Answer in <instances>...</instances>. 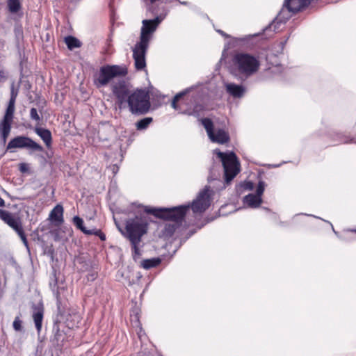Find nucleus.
<instances>
[{"instance_id": "obj_41", "label": "nucleus", "mask_w": 356, "mask_h": 356, "mask_svg": "<svg viewBox=\"0 0 356 356\" xmlns=\"http://www.w3.org/2000/svg\"><path fill=\"white\" fill-rule=\"evenodd\" d=\"M72 222H83V221L79 216H76L73 218Z\"/></svg>"}, {"instance_id": "obj_44", "label": "nucleus", "mask_w": 356, "mask_h": 356, "mask_svg": "<svg viewBox=\"0 0 356 356\" xmlns=\"http://www.w3.org/2000/svg\"><path fill=\"white\" fill-rule=\"evenodd\" d=\"M17 95V92H15L14 90L13 89L12 91H11V97H10V98H13V97H15V99H16Z\"/></svg>"}, {"instance_id": "obj_45", "label": "nucleus", "mask_w": 356, "mask_h": 356, "mask_svg": "<svg viewBox=\"0 0 356 356\" xmlns=\"http://www.w3.org/2000/svg\"><path fill=\"white\" fill-rule=\"evenodd\" d=\"M5 204L4 200L0 197V207H3Z\"/></svg>"}, {"instance_id": "obj_33", "label": "nucleus", "mask_w": 356, "mask_h": 356, "mask_svg": "<svg viewBox=\"0 0 356 356\" xmlns=\"http://www.w3.org/2000/svg\"><path fill=\"white\" fill-rule=\"evenodd\" d=\"M265 182L262 180H260L258 183V186L256 191V195H259L261 197V195L265 189Z\"/></svg>"}, {"instance_id": "obj_15", "label": "nucleus", "mask_w": 356, "mask_h": 356, "mask_svg": "<svg viewBox=\"0 0 356 356\" xmlns=\"http://www.w3.org/2000/svg\"><path fill=\"white\" fill-rule=\"evenodd\" d=\"M205 224H201L197 228H191V224L188 225L177 226L180 228L178 234L175 235V240H180V245L184 243L191 236H192L197 229H200Z\"/></svg>"}, {"instance_id": "obj_46", "label": "nucleus", "mask_w": 356, "mask_h": 356, "mask_svg": "<svg viewBox=\"0 0 356 356\" xmlns=\"http://www.w3.org/2000/svg\"><path fill=\"white\" fill-rule=\"evenodd\" d=\"M223 35H224V38H227L228 37V35L226 34L225 33H223Z\"/></svg>"}, {"instance_id": "obj_14", "label": "nucleus", "mask_w": 356, "mask_h": 356, "mask_svg": "<svg viewBox=\"0 0 356 356\" xmlns=\"http://www.w3.org/2000/svg\"><path fill=\"white\" fill-rule=\"evenodd\" d=\"M54 332V340L58 347L62 348L65 346V343L72 339L71 334H67L65 330H60L59 323L56 322L53 327Z\"/></svg>"}, {"instance_id": "obj_1", "label": "nucleus", "mask_w": 356, "mask_h": 356, "mask_svg": "<svg viewBox=\"0 0 356 356\" xmlns=\"http://www.w3.org/2000/svg\"><path fill=\"white\" fill-rule=\"evenodd\" d=\"M213 191L209 186H206L200 191L195 199L191 204L171 208H157L145 206L143 211L147 214L153 215L156 218L163 220H170L174 222H182L184 218L191 209L193 213L201 215L210 207Z\"/></svg>"}, {"instance_id": "obj_8", "label": "nucleus", "mask_w": 356, "mask_h": 356, "mask_svg": "<svg viewBox=\"0 0 356 356\" xmlns=\"http://www.w3.org/2000/svg\"><path fill=\"white\" fill-rule=\"evenodd\" d=\"M241 172V163L234 152H224V181L229 184Z\"/></svg>"}, {"instance_id": "obj_23", "label": "nucleus", "mask_w": 356, "mask_h": 356, "mask_svg": "<svg viewBox=\"0 0 356 356\" xmlns=\"http://www.w3.org/2000/svg\"><path fill=\"white\" fill-rule=\"evenodd\" d=\"M161 261L162 260L159 257L143 259L140 262V267L144 269L149 270L150 268L157 267L161 264Z\"/></svg>"}, {"instance_id": "obj_39", "label": "nucleus", "mask_w": 356, "mask_h": 356, "mask_svg": "<svg viewBox=\"0 0 356 356\" xmlns=\"http://www.w3.org/2000/svg\"><path fill=\"white\" fill-rule=\"evenodd\" d=\"M23 242V243L24 244V245L29 248V243H28V241L26 239V234H22V236H19Z\"/></svg>"}, {"instance_id": "obj_6", "label": "nucleus", "mask_w": 356, "mask_h": 356, "mask_svg": "<svg viewBox=\"0 0 356 356\" xmlns=\"http://www.w3.org/2000/svg\"><path fill=\"white\" fill-rule=\"evenodd\" d=\"M41 234L52 238L55 241L65 242L72 236V229L66 224H45L39 227Z\"/></svg>"}, {"instance_id": "obj_2", "label": "nucleus", "mask_w": 356, "mask_h": 356, "mask_svg": "<svg viewBox=\"0 0 356 356\" xmlns=\"http://www.w3.org/2000/svg\"><path fill=\"white\" fill-rule=\"evenodd\" d=\"M259 57L247 52H238L232 58V73L243 81L257 74L260 69Z\"/></svg>"}, {"instance_id": "obj_9", "label": "nucleus", "mask_w": 356, "mask_h": 356, "mask_svg": "<svg viewBox=\"0 0 356 356\" xmlns=\"http://www.w3.org/2000/svg\"><path fill=\"white\" fill-rule=\"evenodd\" d=\"M111 88L113 95L117 99L119 108H121L126 104L129 96L133 92L131 90L130 85L124 80L120 79L117 82H113Z\"/></svg>"}, {"instance_id": "obj_7", "label": "nucleus", "mask_w": 356, "mask_h": 356, "mask_svg": "<svg viewBox=\"0 0 356 356\" xmlns=\"http://www.w3.org/2000/svg\"><path fill=\"white\" fill-rule=\"evenodd\" d=\"M149 224H115L121 234L130 243L141 242L143 236L146 233Z\"/></svg>"}, {"instance_id": "obj_35", "label": "nucleus", "mask_w": 356, "mask_h": 356, "mask_svg": "<svg viewBox=\"0 0 356 356\" xmlns=\"http://www.w3.org/2000/svg\"><path fill=\"white\" fill-rule=\"evenodd\" d=\"M30 116L32 120H34L37 122L40 121V117L38 113V111L35 108H32L30 111Z\"/></svg>"}, {"instance_id": "obj_25", "label": "nucleus", "mask_w": 356, "mask_h": 356, "mask_svg": "<svg viewBox=\"0 0 356 356\" xmlns=\"http://www.w3.org/2000/svg\"><path fill=\"white\" fill-rule=\"evenodd\" d=\"M188 92V90H185V91H183V92H181L178 94H177L172 101V103H171V106L172 107L177 110V111H179V113H186V112L185 111H182L181 108H180V106L178 104V102ZM188 115H191L192 113H187Z\"/></svg>"}, {"instance_id": "obj_38", "label": "nucleus", "mask_w": 356, "mask_h": 356, "mask_svg": "<svg viewBox=\"0 0 356 356\" xmlns=\"http://www.w3.org/2000/svg\"><path fill=\"white\" fill-rule=\"evenodd\" d=\"M19 170L21 172H26L29 170V167L26 163H22L19 164Z\"/></svg>"}, {"instance_id": "obj_30", "label": "nucleus", "mask_w": 356, "mask_h": 356, "mask_svg": "<svg viewBox=\"0 0 356 356\" xmlns=\"http://www.w3.org/2000/svg\"><path fill=\"white\" fill-rule=\"evenodd\" d=\"M152 118H143L138 122H137L136 126L137 129L142 130L146 129L149 124L152 122Z\"/></svg>"}, {"instance_id": "obj_17", "label": "nucleus", "mask_w": 356, "mask_h": 356, "mask_svg": "<svg viewBox=\"0 0 356 356\" xmlns=\"http://www.w3.org/2000/svg\"><path fill=\"white\" fill-rule=\"evenodd\" d=\"M31 236L34 241L38 240L41 242L44 253L47 254L53 259L55 254V250L52 244L50 245L46 244L44 241V234L40 233L39 231V227L36 228V229L31 234Z\"/></svg>"}, {"instance_id": "obj_18", "label": "nucleus", "mask_w": 356, "mask_h": 356, "mask_svg": "<svg viewBox=\"0 0 356 356\" xmlns=\"http://www.w3.org/2000/svg\"><path fill=\"white\" fill-rule=\"evenodd\" d=\"M226 90L232 97L240 99L244 96L246 90L242 85L231 83L226 85Z\"/></svg>"}, {"instance_id": "obj_40", "label": "nucleus", "mask_w": 356, "mask_h": 356, "mask_svg": "<svg viewBox=\"0 0 356 356\" xmlns=\"http://www.w3.org/2000/svg\"><path fill=\"white\" fill-rule=\"evenodd\" d=\"M229 141V135L228 132L224 131V145H226Z\"/></svg>"}, {"instance_id": "obj_32", "label": "nucleus", "mask_w": 356, "mask_h": 356, "mask_svg": "<svg viewBox=\"0 0 356 356\" xmlns=\"http://www.w3.org/2000/svg\"><path fill=\"white\" fill-rule=\"evenodd\" d=\"M13 326L16 331H21L22 330V321L20 319L19 316L15 317Z\"/></svg>"}, {"instance_id": "obj_29", "label": "nucleus", "mask_w": 356, "mask_h": 356, "mask_svg": "<svg viewBox=\"0 0 356 356\" xmlns=\"http://www.w3.org/2000/svg\"><path fill=\"white\" fill-rule=\"evenodd\" d=\"M53 277H54L53 282L49 283V286H50V288L52 289V291H55V288H57V289H58V278L56 277V270H53ZM56 298L57 299V302H60V293L58 292V290L56 291Z\"/></svg>"}, {"instance_id": "obj_36", "label": "nucleus", "mask_w": 356, "mask_h": 356, "mask_svg": "<svg viewBox=\"0 0 356 356\" xmlns=\"http://www.w3.org/2000/svg\"><path fill=\"white\" fill-rule=\"evenodd\" d=\"M243 186L245 190L252 191L254 188V184L250 181H248L244 182Z\"/></svg>"}, {"instance_id": "obj_28", "label": "nucleus", "mask_w": 356, "mask_h": 356, "mask_svg": "<svg viewBox=\"0 0 356 356\" xmlns=\"http://www.w3.org/2000/svg\"><path fill=\"white\" fill-rule=\"evenodd\" d=\"M8 6L9 11L12 13H17L21 8L19 0H8Z\"/></svg>"}, {"instance_id": "obj_20", "label": "nucleus", "mask_w": 356, "mask_h": 356, "mask_svg": "<svg viewBox=\"0 0 356 356\" xmlns=\"http://www.w3.org/2000/svg\"><path fill=\"white\" fill-rule=\"evenodd\" d=\"M0 218L5 222H20L22 219L18 213L0 209Z\"/></svg>"}, {"instance_id": "obj_47", "label": "nucleus", "mask_w": 356, "mask_h": 356, "mask_svg": "<svg viewBox=\"0 0 356 356\" xmlns=\"http://www.w3.org/2000/svg\"><path fill=\"white\" fill-rule=\"evenodd\" d=\"M75 317L79 320L80 318L79 316H75Z\"/></svg>"}, {"instance_id": "obj_22", "label": "nucleus", "mask_w": 356, "mask_h": 356, "mask_svg": "<svg viewBox=\"0 0 356 356\" xmlns=\"http://www.w3.org/2000/svg\"><path fill=\"white\" fill-rule=\"evenodd\" d=\"M35 133L41 138L47 147H50L52 142L51 133L49 129L36 127Z\"/></svg>"}, {"instance_id": "obj_19", "label": "nucleus", "mask_w": 356, "mask_h": 356, "mask_svg": "<svg viewBox=\"0 0 356 356\" xmlns=\"http://www.w3.org/2000/svg\"><path fill=\"white\" fill-rule=\"evenodd\" d=\"M77 229H80L86 235H95L99 237L102 241H106V235L100 230L96 228L88 229L85 224H74Z\"/></svg>"}, {"instance_id": "obj_4", "label": "nucleus", "mask_w": 356, "mask_h": 356, "mask_svg": "<svg viewBox=\"0 0 356 356\" xmlns=\"http://www.w3.org/2000/svg\"><path fill=\"white\" fill-rule=\"evenodd\" d=\"M126 103L128 104L129 111L136 115L147 113L151 106L149 93L144 90L133 91Z\"/></svg>"}, {"instance_id": "obj_10", "label": "nucleus", "mask_w": 356, "mask_h": 356, "mask_svg": "<svg viewBox=\"0 0 356 356\" xmlns=\"http://www.w3.org/2000/svg\"><path fill=\"white\" fill-rule=\"evenodd\" d=\"M14 148H28L37 152L43 151V147L40 144L26 136H17L13 138L8 143L7 149Z\"/></svg>"}, {"instance_id": "obj_21", "label": "nucleus", "mask_w": 356, "mask_h": 356, "mask_svg": "<svg viewBox=\"0 0 356 356\" xmlns=\"http://www.w3.org/2000/svg\"><path fill=\"white\" fill-rule=\"evenodd\" d=\"M63 207L57 204L50 212L49 219L54 222H63Z\"/></svg>"}, {"instance_id": "obj_31", "label": "nucleus", "mask_w": 356, "mask_h": 356, "mask_svg": "<svg viewBox=\"0 0 356 356\" xmlns=\"http://www.w3.org/2000/svg\"><path fill=\"white\" fill-rule=\"evenodd\" d=\"M10 226L13 230H15L17 234L20 236L22 234H25L24 231V228L22 227L23 224H8Z\"/></svg>"}, {"instance_id": "obj_3", "label": "nucleus", "mask_w": 356, "mask_h": 356, "mask_svg": "<svg viewBox=\"0 0 356 356\" xmlns=\"http://www.w3.org/2000/svg\"><path fill=\"white\" fill-rule=\"evenodd\" d=\"M159 22L160 21L158 18L154 20L144 19L143 21L140 42L133 49L135 67L138 70H141L146 66L145 54L149 45L151 34L155 31Z\"/></svg>"}, {"instance_id": "obj_42", "label": "nucleus", "mask_w": 356, "mask_h": 356, "mask_svg": "<svg viewBox=\"0 0 356 356\" xmlns=\"http://www.w3.org/2000/svg\"><path fill=\"white\" fill-rule=\"evenodd\" d=\"M215 153H216L218 157L222 162V152H221L220 149H216L215 150Z\"/></svg>"}, {"instance_id": "obj_34", "label": "nucleus", "mask_w": 356, "mask_h": 356, "mask_svg": "<svg viewBox=\"0 0 356 356\" xmlns=\"http://www.w3.org/2000/svg\"><path fill=\"white\" fill-rule=\"evenodd\" d=\"M98 276L97 271L90 270L88 273L86 275V279L88 282H93L95 281Z\"/></svg>"}, {"instance_id": "obj_37", "label": "nucleus", "mask_w": 356, "mask_h": 356, "mask_svg": "<svg viewBox=\"0 0 356 356\" xmlns=\"http://www.w3.org/2000/svg\"><path fill=\"white\" fill-rule=\"evenodd\" d=\"M296 217H305L309 219L302 220L303 221H310L311 219H319L318 218L314 216H309L306 214H298L296 216Z\"/></svg>"}, {"instance_id": "obj_16", "label": "nucleus", "mask_w": 356, "mask_h": 356, "mask_svg": "<svg viewBox=\"0 0 356 356\" xmlns=\"http://www.w3.org/2000/svg\"><path fill=\"white\" fill-rule=\"evenodd\" d=\"M188 224H164L163 228L159 234V236L165 241L175 240V235L179 232L177 226L188 225Z\"/></svg>"}, {"instance_id": "obj_11", "label": "nucleus", "mask_w": 356, "mask_h": 356, "mask_svg": "<svg viewBox=\"0 0 356 356\" xmlns=\"http://www.w3.org/2000/svg\"><path fill=\"white\" fill-rule=\"evenodd\" d=\"M15 106L8 105L3 120L0 122V134L3 143L10 134L14 118Z\"/></svg>"}, {"instance_id": "obj_43", "label": "nucleus", "mask_w": 356, "mask_h": 356, "mask_svg": "<svg viewBox=\"0 0 356 356\" xmlns=\"http://www.w3.org/2000/svg\"><path fill=\"white\" fill-rule=\"evenodd\" d=\"M15 97H13V98L10 99L8 105L9 106H15Z\"/></svg>"}, {"instance_id": "obj_5", "label": "nucleus", "mask_w": 356, "mask_h": 356, "mask_svg": "<svg viewBox=\"0 0 356 356\" xmlns=\"http://www.w3.org/2000/svg\"><path fill=\"white\" fill-rule=\"evenodd\" d=\"M127 74L125 67L120 65H105L94 76V83L97 88L107 86L114 78L124 76Z\"/></svg>"}, {"instance_id": "obj_24", "label": "nucleus", "mask_w": 356, "mask_h": 356, "mask_svg": "<svg viewBox=\"0 0 356 356\" xmlns=\"http://www.w3.org/2000/svg\"><path fill=\"white\" fill-rule=\"evenodd\" d=\"M245 202L251 207H258L262 202L261 197L256 194H248L245 197Z\"/></svg>"}, {"instance_id": "obj_26", "label": "nucleus", "mask_w": 356, "mask_h": 356, "mask_svg": "<svg viewBox=\"0 0 356 356\" xmlns=\"http://www.w3.org/2000/svg\"><path fill=\"white\" fill-rule=\"evenodd\" d=\"M65 42L69 49L72 50L74 48L80 47L81 42L73 36H67L65 38Z\"/></svg>"}, {"instance_id": "obj_12", "label": "nucleus", "mask_w": 356, "mask_h": 356, "mask_svg": "<svg viewBox=\"0 0 356 356\" xmlns=\"http://www.w3.org/2000/svg\"><path fill=\"white\" fill-rule=\"evenodd\" d=\"M32 318L38 333H40L42 327V321L44 314V307L42 301L31 306Z\"/></svg>"}, {"instance_id": "obj_49", "label": "nucleus", "mask_w": 356, "mask_h": 356, "mask_svg": "<svg viewBox=\"0 0 356 356\" xmlns=\"http://www.w3.org/2000/svg\"><path fill=\"white\" fill-rule=\"evenodd\" d=\"M350 231H351V232H356V229H355V230L352 229V230H350Z\"/></svg>"}, {"instance_id": "obj_48", "label": "nucleus", "mask_w": 356, "mask_h": 356, "mask_svg": "<svg viewBox=\"0 0 356 356\" xmlns=\"http://www.w3.org/2000/svg\"><path fill=\"white\" fill-rule=\"evenodd\" d=\"M217 31H218V32H219V33H222V31H220V30H218Z\"/></svg>"}, {"instance_id": "obj_27", "label": "nucleus", "mask_w": 356, "mask_h": 356, "mask_svg": "<svg viewBox=\"0 0 356 356\" xmlns=\"http://www.w3.org/2000/svg\"><path fill=\"white\" fill-rule=\"evenodd\" d=\"M140 242L131 243V254L134 261H137L142 255V251L139 248Z\"/></svg>"}, {"instance_id": "obj_13", "label": "nucleus", "mask_w": 356, "mask_h": 356, "mask_svg": "<svg viewBox=\"0 0 356 356\" xmlns=\"http://www.w3.org/2000/svg\"><path fill=\"white\" fill-rule=\"evenodd\" d=\"M202 124L205 128L208 136L212 142L222 144V130L219 129L216 134L213 132V124L209 118H203L201 120Z\"/></svg>"}]
</instances>
